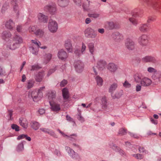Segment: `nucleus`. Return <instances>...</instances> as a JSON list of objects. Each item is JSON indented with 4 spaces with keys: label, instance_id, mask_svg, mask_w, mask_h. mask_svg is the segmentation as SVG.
<instances>
[{
    "label": "nucleus",
    "instance_id": "nucleus-18",
    "mask_svg": "<svg viewBox=\"0 0 161 161\" xmlns=\"http://www.w3.org/2000/svg\"><path fill=\"white\" fill-rule=\"evenodd\" d=\"M51 108L53 111H58L60 109V105L56 103H52L49 101Z\"/></svg>",
    "mask_w": 161,
    "mask_h": 161
},
{
    "label": "nucleus",
    "instance_id": "nucleus-24",
    "mask_svg": "<svg viewBox=\"0 0 161 161\" xmlns=\"http://www.w3.org/2000/svg\"><path fill=\"white\" fill-rule=\"evenodd\" d=\"M148 26L147 24H142L140 25L139 29L142 32H145L148 31Z\"/></svg>",
    "mask_w": 161,
    "mask_h": 161
},
{
    "label": "nucleus",
    "instance_id": "nucleus-3",
    "mask_svg": "<svg viewBox=\"0 0 161 161\" xmlns=\"http://www.w3.org/2000/svg\"><path fill=\"white\" fill-rule=\"evenodd\" d=\"M44 10L48 12L51 14H55L57 12V8L55 5L50 4L46 5L44 8Z\"/></svg>",
    "mask_w": 161,
    "mask_h": 161
},
{
    "label": "nucleus",
    "instance_id": "nucleus-47",
    "mask_svg": "<svg viewBox=\"0 0 161 161\" xmlns=\"http://www.w3.org/2000/svg\"><path fill=\"white\" fill-rule=\"evenodd\" d=\"M42 67L38 65V64H35L32 66V69L31 70H39L42 68Z\"/></svg>",
    "mask_w": 161,
    "mask_h": 161
},
{
    "label": "nucleus",
    "instance_id": "nucleus-64",
    "mask_svg": "<svg viewBox=\"0 0 161 161\" xmlns=\"http://www.w3.org/2000/svg\"><path fill=\"white\" fill-rule=\"evenodd\" d=\"M155 19L154 18L152 17H149L148 18V19L147 20V22L148 23H150L151 21H153Z\"/></svg>",
    "mask_w": 161,
    "mask_h": 161
},
{
    "label": "nucleus",
    "instance_id": "nucleus-39",
    "mask_svg": "<svg viewBox=\"0 0 161 161\" xmlns=\"http://www.w3.org/2000/svg\"><path fill=\"white\" fill-rule=\"evenodd\" d=\"M71 153L72 154V158L75 159L80 160V157L78 154L75 153L73 150L72 151L71 150Z\"/></svg>",
    "mask_w": 161,
    "mask_h": 161
},
{
    "label": "nucleus",
    "instance_id": "nucleus-20",
    "mask_svg": "<svg viewBox=\"0 0 161 161\" xmlns=\"http://www.w3.org/2000/svg\"><path fill=\"white\" fill-rule=\"evenodd\" d=\"M89 17L92 18L94 19H100L101 17V15L100 13L94 12L88 14Z\"/></svg>",
    "mask_w": 161,
    "mask_h": 161
},
{
    "label": "nucleus",
    "instance_id": "nucleus-61",
    "mask_svg": "<svg viewBox=\"0 0 161 161\" xmlns=\"http://www.w3.org/2000/svg\"><path fill=\"white\" fill-rule=\"evenodd\" d=\"M13 111L12 110H9L8 112V116L9 118V119H12L11 117L12 115Z\"/></svg>",
    "mask_w": 161,
    "mask_h": 161
},
{
    "label": "nucleus",
    "instance_id": "nucleus-35",
    "mask_svg": "<svg viewBox=\"0 0 161 161\" xmlns=\"http://www.w3.org/2000/svg\"><path fill=\"white\" fill-rule=\"evenodd\" d=\"M117 87V85L116 83H114L111 85L109 88V92L112 94L113 92L115 90Z\"/></svg>",
    "mask_w": 161,
    "mask_h": 161
},
{
    "label": "nucleus",
    "instance_id": "nucleus-15",
    "mask_svg": "<svg viewBox=\"0 0 161 161\" xmlns=\"http://www.w3.org/2000/svg\"><path fill=\"white\" fill-rule=\"evenodd\" d=\"M6 27L10 30H13L15 27V24L11 19L7 21L5 24Z\"/></svg>",
    "mask_w": 161,
    "mask_h": 161
},
{
    "label": "nucleus",
    "instance_id": "nucleus-29",
    "mask_svg": "<svg viewBox=\"0 0 161 161\" xmlns=\"http://www.w3.org/2000/svg\"><path fill=\"white\" fill-rule=\"evenodd\" d=\"M88 47L90 53L92 55H93L95 51L94 44L92 42L89 43Z\"/></svg>",
    "mask_w": 161,
    "mask_h": 161
},
{
    "label": "nucleus",
    "instance_id": "nucleus-33",
    "mask_svg": "<svg viewBox=\"0 0 161 161\" xmlns=\"http://www.w3.org/2000/svg\"><path fill=\"white\" fill-rule=\"evenodd\" d=\"M64 46L68 52H70V39H68L65 40Z\"/></svg>",
    "mask_w": 161,
    "mask_h": 161
},
{
    "label": "nucleus",
    "instance_id": "nucleus-58",
    "mask_svg": "<svg viewBox=\"0 0 161 161\" xmlns=\"http://www.w3.org/2000/svg\"><path fill=\"white\" fill-rule=\"evenodd\" d=\"M45 111L43 108L40 109L38 111V113L40 115H42L45 113Z\"/></svg>",
    "mask_w": 161,
    "mask_h": 161
},
{
    "label": "nucleus",
    "instance_id": "nucleus-62",
    "mask_svg": "<svg viewBox=\"0 0 161 161\" xmlns=\"http://www.w3.org/2000/svg\"><path fill=\"white\" fill-rule=\"evenodd\" d=\"M74 2L77 5L80 6L81 0H73Z\"/></svg>",
    "mask_w": 161,
    "mask_h": 161
},
{
    "label": "nucleus",
    "instance_id": "nucleus-9",
    "mask_svg": "<svg viewBox=\"0 0 161 161\" xmlns=\"http://www.w3.org/2000/svg\"><path fill=\"white\" fill-rule=\"evenodd\" d=\"M152 83V80L146 77L142 78L141 80V84L142 86L145 87L149 86Z\"/></svg>",
    "mask_w": 161,
    "mask_h": 161
},
{
    "label": "nucleus",
    "instance_id": "nucleus-37",
    "mask_svg": "<svg viewBox=\"0 0 161 161\" xmlns=\"http://www.w3.org/2000/svg\"><path fill=\"white\" fill-rule=\"evenodd\" d=\"M37 30L36 26L35 25L31 26L28 29V31L29 32L32 34H35V32Z\"/></svg>",
    "mask_w": 161,
    "mask_h": 161
},
{
    "label": "nucleus",
    "instance_id": "nucleus-57",
    "mask_svg": "<svg viewBox=\"0 0 161 161\" xmlns=\"http://www.w3.org/2000/svg\"><path fill=\"white\" fill-rule=\"evenodd\" d=\"M82 7L85 11L88 10L89 9V5H86L84 3L82 4Z\"/></svg>",
    "mask_w": 161,
    "mask_h": 161
},
{
    "label": "nucleus",
    "instance_id": "nucleus-48",
    "mask_svg": "<svg viewBox=\"0 0 161 161\" xmlns=\"http://www.w3.org/2000/svg\"><path fill=\"white\" fill-rule=\"evenodd\" d=\"M19 123L20 125L25 128H26L27 127V124L24 123L22 122V118H20L19 119Z\"/></svg>",
    "mask_w": 161,
    "mask_h": 161
},
{
    "label": "nucleus",
    "instance_id": "nucleus-45",
    "mask_svg": "<svg viewBox=\"0 0 161 161\" xmlns=\"http://www.w3.org/2000/svg\"><path fill=\"white\" fill-rule=\"evenodd\" d=\"M24 149V145L22 142L19 143L17 146V150L18 151H21Z\"/></svg>",
    "mask_w": 161,
    "mask_h": 161
},
{
    "label": "nucleus",
    "instance_id": "nucleus-31",
    "mask_svg": "<svg viewBox=\"0 0 161 161\" xmlns=\"http://www.w3.org/2000/svg\"><path fill=\"white\" fill-rule=\"evenodd\" d=\"M39 47H37L33 46H31L29 47V49L32 53L34 55H36L38 53Z\"/></svg>",
    "mask_w": 161,
    "mask_h": 161
},
{
    "label": "nucleus",
    "instance_id": "nucleus-56",
    "mask_svg": "<svg viewBox=\"0 0 161 161\" xmlns=\"http://www.w3.org/2000/svg\"><path fill=\"white\" fill-rule=\"evenodd\" d=\"M67 81L66 80H64L60 82V86L61 87H64L67 84Z\"/></svg>",
    "mask_w": 161,
    "mask_h": 161
},
{
    "label": "nucleus",
    "instance_id": "nucleus-16",
    "mask_svg": "<svg viewBox=\"0 0 161 161\" xmlns=\"http://www.w3.org/2000/svg\"><path fill=\"white\" fill-rule=\"evenodd\" d=\"M64 102L67 101L69 98V94L68 89L66 88H64L62 90Z\"/></svg>",
    "mask_w": 161,
    "mask_h": 161
},
{
    "label": "nucleus",
    "instance_id": "nucleus-17",
    "mask_svg": "<svg viewBox=\"0 0 161 161\" xmlns=\"http://www.w3.org/2000/svg\"><path fill=\"white\" fill-rule=\"evenodd\" d=\"M106 64V63L105 60H100L97 62L96 67L98 69H103Z\"/></svg>",
    "mask_w": 161,
    "mask_h": 161
},
{
    "label": "nucleus",
    "instance_id": "nucleus-44",
    "mask_svg": "<svg viewBox=\"0 0 161 161\" xmlns=\"http://www.w3.org/2000/svg\"><path fill=\"white\" fill-rule=\"evenodd\" d=\"M127 133V130L125 128H122L120 129L119 131L118 134L121 136L125 135Z\"/></svg>",
    "mask_w": 161,
    "mask_h": 161
},
{
    "label": "nucleus",
    "instance_id": "nucleus-19",
    "mask_svg": "<svg viewBox=\"0 0 161 161\" xmlns=\"http://www.w3.org/2000/svg\"><path fill=\"white\" fill-rule=\"evenodd\" d=\"M59 6L61 7H65L69 4V0H57Z\"/></svg>",
    "mask_w": 161,
    "mask_h": 161
},
{
    "label": "nucleus",
    "instance_id": "nucleus-59",
    "mask_svg": "<svg viewBox=\"0 0 161 161\" xmlns=\"http://www.w3.org/2000/svg\"><path fill=\"white\" fill-rule=\"evenodd\" d=\"M57 130L61 134L62 136L66 138H69V136H67L63 132L61 131L59 129H58Z\"/></svg>",
    "mask_w": 161,
    "mask_h": 161
},
{
    "label": "nucleus",
    "instance_id": "nucleus-41",
    "mask_svg": "<svg viewBox=\"0 0 161 161\" xmlns=\"http://www.w3.org/2000/svg\"><path fill=\"white\" fill-rule=\"evenodd\" d=\"M12 4L14 5V10L15 12L18 13L19 8L17 3L16 2V0H13L12 2Z\"/></svg>",
    "mask_w": 161,
    "mask_h": 161
},
{
    "label": "nucleus",
    "instance_id": "nucleus-60",
    "mask_svg": "<svg viewBox=\"0 0 161 161\" xmlns=\"http://www.w3.org/2000/svg\"><path fill=\"white\" fill-rule=\"evenodd\" d=\"M16 30L18 32H21L22 31V26L20 25L17 26L16 27Z\"/></svg>",
    "mask_w": 161,
    "mask_h": 161
},
{
    "label": "nucleus",
    "instance_id": "nucleus-27",
    "mask_svg": "<svg viewBox=\"0 0 161 161\" xmlns=\"http://www.w3.org/2000/svg\"><path fill=\"white\" fill-rule=\"evenodd\" d=\"M48 99L50 101H52L56 98V92L55 91H51L48 93Z\"/></svg>",
    "mask_w": 161,
    "mask_h": 161
},
{
    "label": "nucleus",
    "instance_id": "nucleus-21",
    "mask_svg": "<svg viewBox=\"0 0 161 161\" xmlns=\"http://www.w3.org/2000/svg\"><path fill=\"white\" fill-rule=\"evenodd\" d=\"M77 114L76 115L77 119L81 123L84 122L85 121V119L81 115V111L79 108L77 109Z\"/></svg>",
    "mask_w": 161,
    "mask_h": 161
},
{
    "label": "nucleus",
    "instance_id": "nucleus-42",
    "mask_svg": "<svg viewBox=\"0 0 161 161\" xmlns=\"http://www.w3.org/2000/svg\"><path fill=\"white\" fill-rule=\"evenodd\" d=\"M129 21L133 25H136L138 23L137 19L134 17L130 18L129 19Z\"/></svg>",
    "mask_w": 161,
    "mask_h": 161
},
{
    "label": "nucleus",
    "instance_id": "nucleus-63",
    "mask_svg": "<svg viewBox=\"0 0 161 161\" xmlns=\"http://www.w3.org/2000/svg\"><path fill=\"white\" fill-rule=\"evenodd\" d=\"M142 88L141 85L137 84L136 86V91L137 92H139L141 91Z\"/></svg>",
    "mask_w": 161,
    "mask_h": 161
},
{
    "label": "nucleus",
    "instance_id": "nucleus-49",
    "mask_svg": "<svg viewBox=\"0 0 161 161\" xmlns=\"http://www.w3.org/2000/svg\"><path fill=\"white\" fill-rule=\"evenodd\" d=\"M132 155L137 159H140L143 158V155L139 154H133Z\"/></svg>",
    "mask_w": 161,
    "mask_h": 161
},
{
    "label": "nucleus",
    "instance_id": "nucleus-1",
    "mask_svg": "<svg viewBox=\"0 0 161 161\" xmlns=\"http://www.w3.org/2000/svg\"><path fill=\"white\" fill-rule=\"evenodd\" d=\"M48 29L49 31L52 33L56 32L58 29V24L57 22L50 19L48 23Z\"/></svg>",
    "mask_w": 161,
    "mask_h": 161
},
{
    "label": "nucleus",
    "instance_id": "nucleus-40",
    "mask_svg": "<svg viewBox=\"0 0 161 161\" xmlns=\"http://www.w3.org/2000/svg\"><path fill=\"white\" fill-rule=\"evenodd\" d=\"M123 94V92L122 90H120L117 92L114 95V96H113L114 98H119Z\"/></svg>",
    "mask_w": 161,
    "mask_h": 161
},
{
    "label": "nucleus",
    "instance_id": "nucleus-22",
    "mask_svg": "<svg viewBox=\"0 0 161 161\" xmlns=\"http://www.w3.org/2000/svg\"><path fill=\"white\" fill-rule=\"evenodd\" d=\"M107 69L110 70H116L118 69V66L114 63H110L107 66Z\"/></svg>",
    "mask_w": 161,
    "mask_h": 161
},
{
    "label": "nucleus",
    "instance_id": "nucleus-51",
    "mask_svg": "<svg viewBox=\"0 0 161 161\" xmlns=\"http://www.w3.org/2000/svg\"><path fill=\"white\" fill-rule=\"evenodd\" d=\"M134 78L135 81L138 82L141 79V76L140 75L137 74L135 75Z\"/></svg>",
    "mask_w": 161,
    "mask_h": 161
},
{
    "label": "nucleus",
    "instance_id": "nucleus-11",
    "mask_svg": "<svg viewBox=\"0 0 161 161\" xmlns=\"http://www.w3.org/2000/svg\"><path fill=\"white\" fill-rule=\"evenodd\" d=\"M14 42L16 43L19 47L20 45L23 42L22 38L19 35H16L12 38L11 39Z\"/></svg>",
    "mask_w": 161,
    "mask_h": 161
},
{
    "label": "nucleus",
    "instance_id": "nucleus-46",
    "mask_svg": "<svg viewBox=\"0 0 161 161\" xmlns=\"http://www.w3.org/2000/svg\"><path fill=\"white\" fill-rule=\"evenodd\" d=\"M34 81L33 80H30L28 81L27 87L29 89L32 87L34 85Z\"/></svg>",
    "mask_w": 161,
    "mask_h": 161
},
{
    "label": "nucleus",
    "instance_id": "nucleus-43",
    "mask_svg": "<svg viewBox=\"0 0 161 161\" xmlns=\"http://www.w3.org/2000/svg\"><path fill=\"white\" fill-rule=\"evenodd\" d=\"M102 108H105L107 106V100L105 97H103L102 99Z\"/></svg>",
    "mask_w": 161,
    "mask_h": 161
},
{
    "label": "nucleus",
    "instance_id": "nucleus-25",
    "mask_svg": "<svg viewBox=\"0 0 161 161\" xmlns=\"http://www.w3.org/2000/svg\"><path fill=\"white\" fill-rule=\"evenodd\" d=\"M43 76V72L42 71L39 72L36 75V80L37 82H40L42 81Z\"/></svg>",
    "mask_w": 161,
    "mask_h": 161
},
{
    "label": "nucleus",
    "instance_id": "nucleus-52",
    "mask_svg": "<svg viewBox=\"0 0 161 161\" xmlns=\"http://www.w3.org/2000/svg\"><path fill=\"white\" fill-rule=\"evenodd\" d=\"M11 127L13 129L15 130L16 131H19V127L16 124H12Z\"/></svg>",
    "mask_w": 161,
    "mask_h": 161
},
{
    "label": "nucleus",
    "instance_id": "nucleus-23",
    "mask_svg": "<svg viewBox=\"0 0 161 161\" xmlns=\"http://www.w3.org/2000/svg\"><path fill=\"white\" fill-rule=\"evenodd\" d=\"M95 79L97 86L101 87L103 85V79L99 76L97 75L95 77Z\"/></svg>",
    "mask_w": 161,
    "mask_h": 161
},
{
    "label": "nucleus",
    "instance_id": "nucleus-28",
    "mask_svg": "<svg viewBox=\"0 0 161 161\" xmlns=\"http://www.w3.org/2000/svg\"><path fill=\"white\" fill-rule=\"evenodd\" d=\"M2 36L3 39L6 40L11 37V34L8 31H4L3 33Z\"/></svg>",
    "mask_w": 161,
    "mask_h": 161
},
{
    "label": "nucleus",
    "instance_id": "nucleus-36",
    "mask_svg": "<svg viewBox=\"0 0 161 161\" xmlns=\"http://www.w3.org/2000/svg\"><path fill=\"white\" fill-rule=\"evenodd\" d=\"M35 34L39 37H42L44 35V32L42 30L38 29L35 32Z\"/></svg>",
    "mask_w": 161,
    "mask_h": 161
},
{
    "label": "nucleus",
    "instance_id": "nucleus-4",
    "mask_svg": "<svg viewBox=\"0 0 161 161\" xmlns=\"http://www.w3.org/2000/svg\"><path fill=\"white\" fill-rule=\"evenodd\" d=\"M85 35L87 38H93L97 36V33L91 28H88L84 31Z\"/></svg>",
    "mask_w": 161,
    "mask_h": 161
},
{
    "label": "nucleus",
    "instance_id": "nucleus-2",
    "mask_svg": "<svg viewBox=\"0 0 161 161\" xmlns=\"http://www.w3.org/2000/svg\"><path fill=\"white\" fill-rule=\"evenodd\" d=\"M138 42L142 47L147 46L149 43V37L146 34H142L138 39Z\"/></svg>",
    "mask_w": 161,
    "mask_h": 161
},
{
    "label": "nucleus",
    "instance_id": "nucleus-54",
    "mask_svg": "<svg viewBox=\"0 0 161 161\" xmlns=\"http://www.w3.org/2000/svg\"><path fill=\"white\" fill-rule=\"evenodd\" d=\"M74 52L76 55L79 57L82 54L81 52V51L78 49H75Z\"/></svg>",
    "mask_w": 161,
    "mask_h": 161
},
{
    "label": "nucleus",
    "instance_id": "nucleus-10",
    "mask_svg": "<svg viewBox=\"0 0 161 161\" xmlns=\"http://www.w3.org/2000/svg\"><path fill=\"white\" fill-rule=\"evenodd\" d=\"M126 48L130 50H133L135 48L134 42L131 40L127 39L125 43Z\"/></svg>",
    "mask_w": 161,
    "mask_h": 161
},
{
    "label": "nucleus",
    "instance_id": "nucleus-53",
    "mask_svg": "<svg viewBox=\"0 0 161 161\" xmlns=\"http://www.w3.org/2000/svg\"><path fill=\"white\" fill-rule=\"evenodd\" d=\"M86 48L85 44L83 42L82 43V46L81 48V52L82 54H84Z\"/></svg>",
    "mask_w": 161,
    "mask_h": 161
},
{
    "label": "nucleus",
    "instance_id": "nucleus-26",
    "mask_svg": "<svg viewBox=\"0 0 161 161\" xmlns=\"http://www.w3.org/2000/svg\"><path fill=\"white\" fill-rule=\"evenodd\" d=\"M52 57V55L51 54L48 53L46 54L44 56V63L45 64L48 63Z\"/></svg>",
    "mask_w": 161,
    "mask_h": 161
},
{
    "label": "nucleus",
    "instance_id": "nucleus-5",
    "mask_svg": "<svg viewBox=\"0 0 161 161\" xmlns=\"http://www.w3.org/2000/svg\"><path fill=\"white\" fill-rule=\"evenodd\" d=\"M42 92L38 91H34L31 93V94L29 95V97H31L34 101L37 102L42 97Z\"/></svg>",
    "mask_w": 161,
    "mask_h": 161
},
{
    "label": "nucleus",
    "instance_id": "nucleus-32",
    "mask_svg": "<svg viewBox=\"0 0 161 161\" xmlns=\"http://www.w3.org/2000/svg\"><path fill=\"white\" fill-rule=\"evenodd\" d=\"M31 46L39 47L41 45V43L38 40L35 39L31 40Z\"/></svg>",
    "mask_w": 161,
    "mask_h": 161
},
{
    "label": "nucleus",
    "instance_id": "nucleus-13",
    "mask_svg": "<svg viewBox=\"0 0 161 161\" xmlns=\"http://www.w3.org/2000/svg\"><path fill=\"white\" fill-rule=\"evenodd\" d=\"M38 20L40 22L46 23L48 20V17L42 13H39L37 14Z\"/></svg>",
    "mask_w": 161,
    "mask_h": 161
},
{
    "label": "nucleus",
    "instance_id": "nucleus-7",
    "mask_svg": "<svg viewBox=\"0 0 161 161\" xmlns=\"http://www.w3.org/2000/svg\"><path fill=\"white\" fill-rule=\"evenodd\" d=\"M142 60L143 62L145 63L152 62L155 64L157 62V61L155 57L150 56L143 57L142 59Z\"/></svg>",
    "mask_w": 161,
    "mask_h": 161
},
{
    "label": "nucleus",
    "instance_id": "nucleus-14",
    "mask_svg": "<svg viewBox=\"0 0 161 161\" xmlns=\"http://www.w3.org/2000/svg\"><path fill=\"white\" fill-rule=\"evenodd\" d=\"M57 55L58 58L62 60H65L68 57L67 53L63 49L58 51Z\"/></svg>",
    "mask_w": 161,
    "mask_h": 161
},
{
    "label": "nucleus",
    "instance_id": "nucleus-30",
    "mask_svg": "<svg viewBox=\"0 0 161 161\" xmlns=\"http://www.w3.org/2000/svg\"><path fill=\"white\" fill-rule=\"evenodd\" d=\"M30 126L32 128L36 130L39 128L40 125L38 122L35 121H32L30 124Z\"/></svg>",
    "mask_w": 161,
    "mask_h": 161
},
{
    "label": "nucleus",
    "instance_id": "nucleus-50",
    "mask_svg": "<svg viewBox=\"0 0 161 161\" xmlns=\"http://www.w3.org/2000/svg\"><path fill=\"white\" fill-rule=\"evenodd\" d=\"M114 28V24L113 22H110L108 23V28L109 29L112 30Z\"/></svg>",
    "mask_w": 161,
    "mask_h": 161
},
{
    "label": "nucleus",
    "instance_id": "nucleus-12",
    "mask_svg": "<svg viewBox=\"0 0 161 161\" xmlns=\"http://www.w3.org/2000/svg\"><path fill=\"white\" fill-rule=\"evenodd\" d=\"M113 38L117 42H119L123 39V35L118 32L114 33L112 35Z\"/></svg>",
    "mask_w": 161,
    "mask_h": 161
},
{
    "label": "nucleus",
    "instance_id": "nucleus-34",
    "mask_svg": "<svg viewBox=\"0 0 161 161\" xmlns=\"http://www.w3.org/2000/svg\"><path fill=\"white\" fill-rule=\"evenodd\" d=\"M112 148L115 150L116 151L119 152L120 154L121 155H125V153L124 151L115 145H113Z\"/></svg>",
    "mask_w": 161,
    "mask_h": 161
},
{
    "label": "nucleus",
    "instance_id": "nucleus-55",
    "mask_svg": "<svg viewBox=\"0 0 161 161\" xmlns=\"http://www.w3.org/2000/svg\"><path fill=\"white\" fill-rule=\"evenodd\" d=\"M123 86L125 88H130L131 86V84L128 81L126 80L123 84Z\"/></svg>",
    "mask_w": 161,
    "mask_h": 161
},
{
    "label": "nucleus",
    "instance_id": "nucleus-38",
    "mask_svg": "<svg viewBox=\"0 0 161 161\" xmlns=\"http://www.w3.org/2000/svg\"><path fill=\"white\" fill-rule=\"evenodd\" d=\"M133 17H141L142 16V13L140 12H133L132 13Z\"/></svg>",
    "mask_w": 161,
    "mask_h": 161
},
{
    "label": "nucleus",
    "instance_id": "nucleus-6",
    "mask_svg": "<svg viewBox=\"0 0 161 161\" xmlns=\"http://www.w3.org/2000/svg\"><path fill=\"white\" fill-rule=\"evenodd\" d=\"M7 48L11 50H14L19 47L11 39L9 40L6 43Z\"/></svg>",
    "mask_w": 161,
    "mask_h": 161
},
{
    "label": "nucleus",
    "instance_id": "nucleus-8",
    "mask_svg": "<svg viewBox=\"0 0 161 161\" xmlns=\"http://www.w3.org/2000/svg\"><path fill=\"white\" fill-rule=\"evenodd\" d=\"M151 5L154 9L161 13V3L158 1H154L152 3Z\"/></svg>",
    "mask_w": 161,
    "mask_h": 161
}]
</instances>
